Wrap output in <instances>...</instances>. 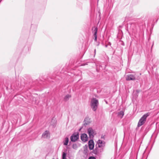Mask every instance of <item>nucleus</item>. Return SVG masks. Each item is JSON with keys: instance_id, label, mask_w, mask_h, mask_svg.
Wrapping results in <instances>:
<instances>
[{"instance_id": "nucleus-15", "label": "nucleus", "mask_w": 159, "mask_h": 159, "mask_svg": "<svg viewBox=\"0 0 159 159\" xmlns=\"http://www.w3.org/2000/svg\"><path fill=\"white\" fill-rule=\"evenodd\" d=\"M66 153L63 152L62 153V159H66Z\"/></svg>"}, {"instance_id": "nucleus-8", "label": "nucleus", "mask_w": 159, "mask_h": 159, "mask_svg": "<svg viewBox=\"0 0 159 159\" xmlns=\"http://www.w3.org/2000/svg\"><path fill=\"white\" fill-rule=\"evenodd\" d=\"M50 137V134L48 131L46 130L42 134V138H49Z\"/></svg>"}, {"instance_id": "nucleus-16", "label": "nucleus", "mask_w": 159, "mask_h": 159, "mask_svg": "<svg viewBox=\"0 0 159 159\" xmlns=\"http://www.w3.org/2000/svg\"><path fill=\"white\" fill-rule=\"evenodd\" d=\"M89 159H96V158L94 157H90L89 158Z\"/></svg>"}, {"instance_id": "nucleus-12", "label": "nucleus", "mask_w": 159, "mask_h": 159, "mask_svg": "<svg viewBox=\"0 0 159 159\" xmlns=\"http://www.w3.org/2000/svg\"><path fill=\"white\" fill-rule=\"evenodd\" d=\"M69 142V139L68 137L65 138V140L63 142L64 145H67Z\"/></svg>"}, {"instance_id": "nucleus-21", "label": "nucleus", "mask_w": 159, "mask_h": 159, "mask_svg": "<svg viewBox=\"0 0 159 159\" xmlns=\"http://www.w3.org/2000/svg\"><path fill=\"white\" fill-rule=\"evenodd\" d=\"M74 144H73V147H74Z\"/></svg>"}, {"instance_id": "nucleus-1", "label": "nucleus", "mask_w": 159, "mask_h": 159, "mask_svg": "<svg viewBox=\"0 0 159 159\" xmlns=\"http://www.w3.org/2000/svg\"><path fill=\"white\" fill-rule=\"evenodd\" d=\"M150 114V113L148 112L144 114L139 120L138 124V126L139 127L143 125L145 122L147 118Z\"/></svg>"}, {"instance_id": "nucleus-13", "label": "nucleus", "mask_w": 159, "mask_h": 159, "mask_svg": "<svg viewBox=\"0 0 159 159\" xmlns=\"http://www.w3.org/2000/svg\"><path fill=\"white\" fill-rule=\"evenodd\" d=\"M89 119L88 118H86L84 120V125H87L90 123V120H89Z\"/></svg>"}, {"instance_id": "nucleus-17", "label": "nucleus", "mask_w": 159, "mask_h": 159, "mask_svg": "<svg viewBox=\"0 0 159 159\" xmlns=\"http://www.w3.org/2000/svg\"><path fill=\"white\" fill-rule=\"evenodd\" d=\"M101 138L104 139V136H101Z\"/></svg>"}, {"instance_id": "nucleus-9", "label": "nucleus", "mask_w": 159, "mask_h": 159, "mask_svg": "<svg viewBox=\"0 0 159 159\" xmlns=\"http://www.w3.org/2000/svg\"><path fill=\"white\" fill-rule=\"evenodd\" d=\"M81 140L85 142L88 141V137L87 134L85 133H83L81 134Z\"/></svg>"}, {"instance_id": "nucleus-7", "label": "nucleus", "mask_w": 159, "mask_h": 159, "mask_svg": "<svg viewBox=\"0 0 159 159\" xmlns=\"http://www.w3.org/2000/svg\"><path fill=\"white\" fill-rule=\"evenodd\" d=\"M92 33L94 37V40L96 41L97 40V33L98 31V28L97 27H94L92 29Z\"/></svg>"}, {"instance_id": "nucleus-20", "label": "nucleus", "mask_w": 159, "mask_h": 159, "mask_svg": "<svg viewBox=\"0 0 159 159\" xmlns=\"http://www.w3.org/2000/svg\"><path fill=\"white\" fill-rule=\"evenodd\" d=\"M94 51H95V52H96V49H95V50H94Z\"/></svg>"}, {"instance_id": "nucleus-18", "label": "nucleus", "mask_w": 159, "mask_h": 159, "mask_svg": "<svg viewBox=\"0 0 159 159\" xmlns=\"http://www.w3.org/2000/svg\"><path fill=\"white\" fill-rule=\"evenodd\" d=\"M105 47L106 48H107V45H105Z\"/></svg>"}, {"instance_id": "nucleus-2", "label": "nucleus", "mask_w": 159, "mask_h": 159, "mask_svg": "<svg viewBox=\"0 0 159 159\" xmlns=\"http://www.w3.org/2000/svg\"><path fill=\"white\" fill-rule=\"evenodd\" d=\"M98 147L101 148L100 149H98L96 152L98 153L103 151V149L105 146V142L102 140L99 139L97 142Z\"/></svg>"}, {"instance_id": "nucleus-6", "label": "nucleus", "mask_w": 159, "mask_h": 159, "mask_svg": "<svg viewBox=\"0 0 159 159\" xmlns=\"http://www.w3.org/2000/svg\"><path fill=\"white\" fill-rule=\"evenodd\" d=\"M126 79L127 80H134L138 79H136L134 75L131 74L128 75L126 76Z\"/></svg>"}, {"instance_id": "nucleus-10", "label": "nucleus", "mask_w": 159, "mask_h": 159, "mask_svg": "<svg viewBox=\"0 0 159 159\" xmlns=\"http://www.w3.org/2000/svg\"><path fill=\"white\" fill-rule=\"evenodd\" d=\"M89 147L90 150L93 149L94 147V143L92 139L90 140L89 142Z\"/></svg>"}, {"instance_id": "nucleus-3", "label": "nucleus", "mask_w": 159, "mask_h": 159, "mask_svg": "<svg viewBox=\"0 0 159 159\" xmlns=\"http://www.w3.org/2000/svg\"><path fill=\"white\" fill-rule=\"evenodd\" d=\"M99 104L98 101V100L96 98H93L91 101V107L94 109H97Z\"/></svg>"}, {"instance_id": "nucleus-4", "label": "nucleus", "mask_w": 159, "mask_h": 159, "mask_svg": "<svg viewBox=\"0 0 159 159\" xmlns=\"http://www.w3.org/2000/svg\"><path fill=\"white\" fill-rule=\"evenodd\" d=\"M88 133L90 139H93L94 135L95 134V130L91 127L88 128Z\"/></svg>"}, {"instance_id": "nucleus-5", "label": "nucleus", "mask_w": 159, "mask_h": 159, "mask_svg": "<svg viewBox=\"0 0 159 159\" xmlns=\"http://www.w3.org/2000/svg\"><path fill=\"white\" fill-rule=\"evenodd\" d=\"M79 138V134H73L70 137V139L72 142H75L77 141Z\"/></svg>"}, {"instance_id": "nucleus-11", "label": "nucleus", "mask_w": 159, "mask_h": 159, "mask_svg": "<svg viewBox=\"0 0 159 159\" xmlns=\"http://www.w3.org/2000/svg\"><path fill=\"white\" fill-rule=\"evenodd\" d=\"M118 116L121 118H122L123 116L124 115V111H121L119 112H118Z\"/></svg>"}, {"instance_id": "nucleus-14", "label": "nucleus", "mask_w": 159, "mask_h": 159, "mask_svg": "<svg viewBox=\"0 0 159 159\" xmlns=\"http://www.w3.org/2000/svg\"><path fill=\"white\" fill-rule=\"evenodd\" d=\"M70 97H71V96L70 95L68 94L65 96L64 98V100L65 101H67L70 98Z\"/></svg>"}, {"instance_id": "nucleus-19", "label": "nucleus", "mask_w": 159, "mask_h": 159, "mask_svg": "<svg viewBox=\"0 0 159 159\" xmlns=\"http://www.w3.org/2000/svg\"><path fill=\"white\" fill-rule=\"evenodd\" d=\"M105 102H106V103L107 104V101H105Z\"/></svg>"}]
</instances>
